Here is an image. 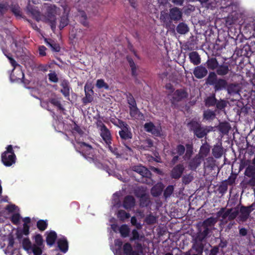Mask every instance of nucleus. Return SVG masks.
<instances>
[{
	"label": "nucleus",
	"mask_w": 255,
	"mask_h": 255,
	"mask_svg": "<svg viewBox=\"0 0 255 255\" xmlns=\"http://www.w3.org/2000/svg\"><path fill=\"white\" fill-rule=\"evenodd\" d=\"M207 69L202 66L196 67L193 72L195 76L198 79L203 78L207 74Z\"/></svg>",
	"instance_id": "obj_13"
},
{
	"label": "nucleus",
	"mask_w": 255,
	"mask_h": 255,
	"mask_svg": "<svg viewBox=\"0 0 255 255\" xmlns=\"http://www.w3.org/2000/svg\"><path fill=\"white\" fill-rule=\"evenodd\" d=\"M251 211L252 210L251 207H241L239 211L238 220L240 221L243 222L246 221Z\"/></svg>",
	"instance_id": "obj_9"
},
{
	"label": "nucleus",
	"mask_w": 255,
	"mask_h": 255,
	"mask_svg": "<svg viewBox=\"0 0 255 255\" xmlns=\"http://www.w3.org/2000/svg\"><path fill=\"white\" fill-rule=\"evenodd\" d=\"M58 246L61 251L64 253H65L68 251V242L65 238L62 237L58 240Z\"/></svg>",
	"instance_id": "obj_14"
},
{
	"label": "nucleus",
	"mask_w": 255,
	"mask_h": 255,
	"mask_svg": "<svg viewBox=\"0 0 255 255\" xmlns=\"http://www.w3.org/2000/svg\"><path fill=\"white\" fill-rule=\"evenodd\" d=\"M118 217L121 220L124 221L130 217V215L124 210H120L117 214Z\"/></svg>",
	"instance_id": "obj_35"
},
{
	"label": "nucleus",
	"mask_w": 255,
	"mask_h": 255,
	"mask_svg": "<svg viewBox=\"0 0 255 255\" xmlns=\"http://www.w3.org/2000/svg\"><path fill=\"white\" fill-rule=\"evenodd\" d=\"M100 134L103 139L105 141L108 145L110 151L115 155H118L119 154L118 149L113 147L111 145V135L108 129L104 126L102 125L100 127Z\"/></svg>",
	"instance_id": "obj_4"
},
{
	"label": "nucleus",
	"mask_w": 255,
	"mask_h": 255,
	"mask_svg": "<svg viewBox=\"0 0 255 255\" xmlns=\"http://www.w3.org/2000/svg\"><path fill=\"white\" fill-rule=\"evenodd\" d=\"M139 238V235L138 232L136 230H133L132 231V237L130 238V240H138Z\"/></svg>",
	"instance_id": "obj_60"
},
{
	"label": "nucleus",
	"mask_w": 255,
	"mask_h": 255,
	"mask_svg": "<svg viewBox=\"0 0 255 255\" xmlns=\"http://www.w3.org/2000/svg\"><path fill=\"white\" fill-rule=\"evenodd\" d=\"M192 153V148L190 145H187V149L185 155V158H189Z\"/></svg>",
	"instance_id": "obj_58"
},
{
	"label": "nucleus",
	"mask_w": 255,
	"mask_h": 255,
	"mask_svg": "<svg viewBox=\"0 0 255 255\" xmlns=\"http://www.w3.org/2000/svg\"><path fill=\"white\" fill-rule=\"evenodd\" d=\"M239 211L238 207L227 209L226 211L222 209L218 213V215L222 217L223 219L228 218L229 220H232L238 216Z\"/></svg>",
	"instance_id": "obj_7"
},
{
	"label": "nucleus",
	"mask_w": 255,
	"mask_h": 255,
	"mask_svg": "<svg viewBox=\"0 0 255 255\" xmlns=\"http://www.w3.org/2000/svg\"><path fill=\"white\" fill-rule=\"evenodd\" d=\"M68 22V20L67 16L66 15L62 16L61 17L60 21L59 27L60 28H63L66 25H67Z\"/></svg>",
	"instance_id": "obj_43"
},
{
	"label": "nucleus",
	"mask_w": 255,
	"mask_h": 255,
	"mask_svg": "<svg viewBox=\"0 0 255 255\" xmlns=\"http://www.w3.org/2000/svg\"><path fill=\"white\" fill-rule=\"evenodd\" d=\"M176 150V152H173L174 154L177 153L179 155H181L182 154H183L184 152L185 148H184V146L179 145L177 146Z\"/></svg>",
	"instance_id": "obj_55"
},
{
	"label": "nucleus",
	"mask_w": 255,
	"mask_h": 255,
	"mask_svg": "<svg viewBox=\"0 0 255 255\" xmlns=\"http://www.w3.org/2000/svg\"><path fill=\"white\" fill-rule=\"evenodd\" d=\"M45 41L47 45H48L53 51L56 52L60 51V48L58 44L53 42H50L48 41L46 39H45Z\"/></svg>",
	"instance_id": "obj_37"
},
{
	"label": "nucleus",
	"mask_w": 255,
	"mask_h": 255,
	"mask_svg": "<svg viewBox=\"0 0 255 255\" xmlns=\"http://www.w3.org/2000/svg\"><path fill=\"white\" fill-rule=\"evenodd\" d=\"M130 115L134 119H140L143 116L139 112L136 106L130 108Z\"/></svg>",
	"instance_id": "obj_23"
},
{
	"label": "nucleus",
	"mask_w": 255,
	"mask_h": 255,
	"mask_svg": "<svg viewBox=\"0 0 255 255\" xmlns=\"http://www.w3.org/2000/svg\"><path fill=\"white\" fill-rule=\"evenodd\" d=\"M222 148L219 146H215L213 149V155L216 158H219L221 157L222 155Z\"/></svg>",
	"instance_id": "obj_34"
},
{
	"label": "nucleus",
	"mask_w": 255,
	"mask_h": 255,
	"mask_svg": "<svg viewBox=\"0 0 255 255\" xmlns=\"http://www.w3.org/2000/svg\"><path fill=\"white\" fill-rule=\"evenodd\" d=\"M56 238L57 235L55 232L51 231L47 233L46 238L47 244L49 246L53 245L55 243Z\"/></svg>",
	"instance_id": "obj_20"
},
{
	"label": "nucleus",
	"mask_w": 255,
	"mask_h": 255,
	"mask_svg": "<svg viewBox=\"0 0 255 255\" xmlns=\"http://www.w3.org/2000/svg\"><path fill=\"white\" fill-rule=\"evenodd\" d=\"M193 125H195V128H193L195 134L199 138L203 137L206 133V130L200 127L199 125L197 123H191L189 126L191 127Z\"/></svg>",
	"instance_id": "obj_12"
},
{
	"label": "nucleus",
	"mask_w": 255,
	"mask_h": 255,
	"mask_svg": "<svg viewBox=\"0 0 255 255\" xmlns=\"http://www.w3.org/2000/svg\"><path fill=\"white\" fill-rule=\"evenodd\" d=\"M8 7L7 2L0 3V13L1 14L6 11Z\"/></svg>",
	"instance_id": "obj_57"
},
{
	"label": "nucleus",
	"mask_w": 255,
	"mask_h": 255,
	"mask_svg": "<svg viewBox=\"0 0 255 255\" xmlns=\"http://www.w3.org/2000/svg\"><path fill=\"white\" fill-rule=\"evenodd\" d=\"M119 134L121 138L124 139H130L132 137V134L127 124H123L121 130L119 131Z\"/></svg>",
	"instance_id": "obj_10"
},
{
	"label": "nucleus",
	"mask_w": 255,
	"mask_h": 255,
	"mask_svg": "<svg viewBox=\"0 0 255 255\" xmlns=\"http://www.w3.org/2000/svg\"><path fill=\"white\" fill-rule=\"evenodd\" d=\"M156 221V218L153 216H149L146 218V222L148 224H153Z\"/></svg>",
	"instance_id": "obj_61"
},
{
	"label": "nucleus",
	"mask_w": 255,
	"mask_h": 255,
	"mask_svg": "<svg viewBox=\"0 0 255 255\" xmlns=\"http://www.w3.org/2000/svg\"><path fill=\"white\" fill-rule=\"evenodd\" d=\"M204 117L207 120H213L215 118V114L214 112L210 110L205 111Z\"/></svg>",
	"instance_id": "obj_36"
},
{
	"label": "nucleus",
	"mask_w": 255,
	"mask_h": 255,
	"mask_svg": "<svg viewBox=\"0 0 255 255\" xmlns=\"http://www.w3.org/2000/svg\"><path fill=\"white\" fill-rule=\"evenodd\" d=\"M120 232L122 237H127L128 236L129 232V228L128 226L123 225L120 228Z\"/></svg>",
	"instance_id": "obj_32"
},
{
	"label": "nucleus",
	"mask_w": 255,
	"mask_h": 255,
	"mask_svg": "<svg viewBox=\"0 0 255 255\" xmlns=\"http://www.w3.org/2000/svg\"><path fill=\"white\" fill-rule=\"evenodd\" d=\"M173 191V187L172 186H168L164 191V196L166 197L169 196Z\"/></svg>",
	"instance_id": "obj_54"
},
{
	"label": "nucleus",
	"mask_w": 255,
	"mask_h": 255,
	"mask_svg": "<svg viewBox=\"0 0 255 255\" xmlns=\"http://www.w3.org/2000/svg\"><path fill=\"white\" fill-rule=\"evenodd\" d=\"M29 252H32L35 255H40L42 253V246L33 245Z\"/></svg>",
	"instance_id": "obj_31"
},
{
	"label": "nucleus",
	"mask_w": 255,
	"mask_h": 255,
	"mask_svg": "<svg viewBox=\"0 0 255 255\" xmlns=\"http://www.w3.org/2000/svg\"><path fill=\"white\" fill-rule=\"evenodd\" d=\"M96 85L99 89L104 88L108 90L109 88L108 85L103 79H98L97 81Z\"/></svg>",
	"instance_id": "obj_33"
},
{
	"label": "nucleus",
	"mask_w": 255,
	"mask_h": 255,
	"mask_svg": "<svg viewBox=\"0 0 255 255\" xmlns=\"http://www.w3.org/2000/svg\"><path fill=\"white\" fill-rule=\"evenodd\" d=\"M93 85L92 82H87L85 86L84 87V90L85 92V95L87 96L88 95V92H90L91 93H93Z\"/></svg>",
	"instance_id": "obj_42"
},
{
	"label": "nucleus",
	"mask_w": 255,
	"mask_h": 255,
	"mask_svg": "<svg viewBox=\"0 0 255 255\" xmlns=\"http://www.w3.org/2000/svg\"><path fill=\"white\" fill-rule=\"evenodd\" d=\"M207 67L209 69L214 70L217 68L218 63L215 58H212L208 60L207 62Z\"/></svg>",
	"instance_id": "obj_29"
},
{
	"label": "nucleus",
	"mask_w": 255,
	"mask_h": 255,
	"mask_svg": "<svg viewBox=\"0 0 255 255\" xmlns=\"http://www.w3.org/2000/svg\"><path fill=\"white\" fill-rule=\"evenodd\" d=\"M209 151V149L207 146H206V145L202 146L200 148V154L201 155V157H203L204 156H207Z\"/></svg>",
	"instance_id": "obj_45"
},
{
	"label": "nucleus",
	"mask_w": 255,
	"mask_h": 255,
	"mask_svg": "<svg viewBox=\"0 0 255 255\" xmlns=\"http://www.w3.org/2000/svg\"><path fill=\"white\" fill-rule=\"evenodd\" d=\"M11 65L14 67L12 73L10 76V80L12 82H21L24 77L23 73L20 65H18L15 61L10 56L6 55Z\"/></svg>",
	"instance_id": "obj_3"
},
{
	"label": "nucleus",
	"mask_w": 255,
	"mask_h": 255,
	"mask_svg": "<svg viewBox=\"0 0 255 255\" xmlns=\"http://www.w3.org/2000/svg\"><path fill=\"white\" fill-rule=\"evenodd\" d=\"M37 228L41 231H44L46 229L47 226V223L46 221L40 220L37 223Z\"/></svg>",
	"instance_id": "obj_41"
},
{
	"label": "nucleus",
	"mask_w": 255,
	"mask_h": 255,
	"mask_svg": "<svg viewBox=\"0 0 255 255\" xmlns=\"http://www.w3.org/2000/svg\"><path fill=\"white\" fill-rule=\"evenodd\" d=\"M176 30L178 33L181 34H184L188 32L189 28L187 24L184 23H180L177 26Z\"/></svg>",
	"instance_id": "obj_24"
},
{
	"label": "nucleus",
	"mask_w": 255,
	"mask_h": 255,
	"mask_svg": "<svg viewBox=\"0 0 255 255\" xmlns=\"http://www.w3.org/2000/svg\"><path fill=\"white\" fill-rule=\"evenodd\" d=\"M1 161L6 166H10L15 162V155L13 152L12 145H9L6 147V150L1 154Z\"/></svg>",
	"instance_id": "obj_5"
},
{
	"label": "nucleus",
	"mask_w": 255,
	"mask_h": 255,
	"mask_svg": "<svg viewBox=\"0 0 255 255\" xmlns=\"http://www.w3.org/2000/svg\"><path fill=\"white\" fill-rule=\"evenodd\" d=\"M217 80L216 74L214 72H211L209 74L206 83L211 85H214Z\"/></svg>",
	"instance_id": "obj_27"
},
{
	"label": "nucleus",
	"mask_w": 255,
	"mask_h": 255,
	"mask_svg": "<svg viewBox=\"0 0 255 255\" xmlns=\"http://www.w3.org/2000/svg\"><path fill=\"white\" fill-rule=\"evenodd\" d=\"M11 10L16 15H20L19 7L18 5H14L12 7Z\"/></svg>",
	"instance_id": "obj_62"
},
{
	"label": "nucleus",
	"mask_w": 255,
	"mask_h": 255,
	"mask_svg": "<svg viewBox=\"0 0 255 255\" xmlns=\"http://www.w3.org/2000/svg\"><path fill=\"white\" fill-rule=\"evenodd\" d=\"M255 173V170L252 166H249L245 171V174L248 177H252Z\"/></svg>",
	"instance_id": "obj_44"
},
{
	"label": "nucleus",
	"mask_w": 255,
	"mask_h": 255,
	"mask_svg": "<svg viewBox=\"0 0 255 255\" xmlns=\"http://www.w3.org/2000/svg\"><path fill=\"white\" fill-rule=\"evenodd\" d=\"M23 246L24 249L29 252L32 249V245L29 239H25L23 241Z\"/></svg>",
	"instance_id": "obj_39"
},
{
	"label": "nucleus",
	"mask_w": 255,
	"mask_h": 255,
	"mask_svg": "<svg viewBox=\"0 0 255 255\" xmlns=\"http://www.w3.org/2000/svg\"><path fill=\"white\" fill-rule=\"evenodd\" d=\"M21 218L18 214H14L11 217L12 223L15 224H18L19 223Z\"/></svg>",
	"instance_id": "obj_53"
},
{
	"label": "nucleus",
	"mask_w": 255,
	"mask_h": 255,
	"mask_svg": "<svg viewBox=\"0 0 255 255\" xmlns=\"http://www.w3.org/2000/svg\"><path fill=\"white\" fill-rule=\"evenodd\" d=\"M182 13L179 9L173 8L170 10V17L173 20H178L181 18Z\"/></svg>",
	"instance_id": "obj_16"
},
{
	"label": "nucleus",
	"mask_w": 255,
	"mask_h": 255,
	"mask_svg": "<svg viewBox=\"0 0 255 255\" xmlns=\"http://www.w3.org/2000/svg\"><path fill=\"white\" fill-rule=\"evenodd\" d=\"M124 251L126 255H130L132 252V249L131 245L129 243L125 244L124 245Z\"/></svg>",
	"instance_id": "obj_40"
},
{
	"label": "nucleus",
	"mask_w": 255,
	"mask_h": 255,
	"mask_svg": "<svg viewBox=\"0 0 255 255\" xmlns=\"http://www.w3.org/2000/svg\"><path fill=\"white\" fill-rule=\"evenodd\" d=\"M189 58L192 63L194 65H198L200 63V58L197 52H192L189 54Z\"/></svg>",
	"instance_id": "obj_21"
},
{
	"label": "nucleus",
	"mask_w": 255,
	"mask_h": 255,
	"mask_svg": "<svg viewBox=\"0 0 255 255\" xmlns=\"http://www.w3.org/2000/svg\"><path fill=\"white\" fill-rule=\"evenodd\" d=\"M61 86L62 87V89L61 90V93L64 95V96H68L70 93V87L68 82L67 81L64 80L61 82Z\"/></svg>",
	"instance_id": "obj_22"
},
{
	"label": "nucleus",
	"mask_w": 255,
	"mask_h": 255,
	"mask_svg": "<svg viewBox=\"0 0 255 255\" xmlns=\"http://www.w3.org/2000/svg\"><path fill=\"white\" fill-rule=\"evenodd\" d=\"M227 82L223 79H219L217 80L214 86L215 90H220L225 88L226 86Z\"/></svg>",
	"instance_id": "obj_25"
},
{
	"label": "nucleus",
	"mask_w": 255,
	"mask_h": 255,
	"mask_svg": "<svg viewBox=\"0 0 255 255\" xmlns=\"http://www.w3.org/2000/svg\"><path fill=\"white\" fill-rule=\"evenodd\" d=\"M135 194L137 197L140 198V205L141 206H146L149 204L150 201L149 200L148 196L146 194L144 190L142 189L140 193L136 191Z\"/></svg>",
	"instance_id": "obj_11"
},
{
	"label": "nucleus",
	"mask_w": 255,
	"mask_h": 255,
	"mask_svg": "<svg viewBox=\"0 0 255 255\" xmlns=\"http://www.w3.org/2000/svg\"><path fill=\"white\" fill-rule=\"evenodd\" d=\"M229 72V67L227 65H222L219 66L217 70V73L219 75H226Z\"/></svg>",
	"instance_id": "obj_30"
},
{
	"label": "nucleus",
	"mask_w": 255,
	"mask_h": 255,
	"mask_svg": "<svg viewBox=\"0 0 255 255\" xmlns=\"http://www.w3.org/2000/svg\"><path fill=\"white\" fill-rule=\"evenodd\" d=\"M123 245V242L120 240H116L115 241V249H113V252L115 255H121V247Z\"/></svg>",
	"instance_id": "obj_26"
},
{
	"label": "nucleus",
	"mask_w": 255,
	"mask_h": 255,
	"mask_svg": "<svg viewBox=\"0 0 255 255\" xmlns=\"http://www.w3.org/2000/svg\"><path fill=\"white\" fill-rule=\"evenodd\" d=\"M49 79L50 81L56 83L58 81V77L56 74L54 72H51L48 74Z\"/></svg>",
	"instance_id": "obj_51"
},
{
	"label": "nucleus",
	"mask_w": 255,
	"mask_h": 255,
	"mask_svg": "<svg viewBox=\"0 0 255 255\" xmlns=\"http://www.w3.org/2000/svg\"><path fill=\"white\" fill-rule=\"evenodd\" d=\"M144 128L147 132H150L155 136H159L161 134V128L156 127L151 122L145 123Z\"/></svg>",
	"instance_id": "obj_8"
},
{
	"label": "nucleus",
	"mask_w": 255,
	"mask_h": 255,
	"mask_svg": "<svg viewBox=\"0 0 255 255\" xmlns=\"http://www.w3.org/2000/svg\"><path fill=\"white\" fill-rule=\"evenodd\" d=\"M186 96L187 93L184 90H179L174 93L173 98L175 101H178L186 98Z\"/></svg>",
	"instance_id": "obj_18"
},
{
	"label": "nucleus",
	"mask_w": 255,
	"mask_h": 255,
	"mask_svg": "<svg viewBox=\"0 0 255 255\" xmlns=\"http://www.w3.org/2000/svg\"><path fill=\"white\" fill-rule=\"evenodd\" d=\"M75 146L76 149L78 148L79 152H82V154L89 160V161H91V160L93 161L95 164L99 166L97 163L98 160L97 156L95 157L94 155H93L94 150L90 145L85 143V142L77 140Z\"/></svg>",
	"instance_id": "obj_2"
},
{
	"label": "nucleus",
	"mask_w": 255,
	"mask_h": 255,
	"mask_svg": "<svg viewBox=\"0 0 255 255\" xmlns=\"http://www.w3.org/2000/svg\"><path fill=\"white\" fill-rule=\"evenodd\" d=\"M131 223L132 225L136 227L137 229H141L142 227V225L140 223H137L136 222V219L135 217H132L131 218Z\"/></svg>",
	"instance_id": "obj_56"
},
{
	"label": "nucleus",
	"mask_w": 255,
	"mask_h": 255,
	"mask_svg": "<svg viewBox=\"0 0 255 255\" xmlns=\"http://www.w3.org/2000/svg\"><path fill=\"white\" fill-rule=\"evenodd\" d=\"M183 169V167L181 165L176 166L172 171V177L174 178L180 177L182 173Z\"/></svg>",
	"instance_id": "obj_19"
},
{
	"label": "nucleus",
	"mask_w": 255,
	"mask_h": 255,
	"mask_svg": "<svg viewBox=\"0 0 255 255\" xmlns=\"http://www.w3.org/2000/svg\"><path fill=\"white\" fill-rule=\"evenodd\" d=\"M135 205V200L134 198L131 196H127L123 202V207L126 209H130Z\"/></svg>",
	"instance_id": "obj_15"
},
{
	"label": "nucleus",
	"mask_w": 255,
	"mask_h": 255,
	"mask_svg": "<svg viewBox=\"0 0 255 255\" xmlns=\"http://www.w3.org/2000/svg\"><path fill=\"white\" fill-rule=\"evenodd\" d=\"M217 221V220L216 218L213 217L209 218L204 222L203 225L205 228H208V227L214 226ZM207 230L208 229H207Z\"/></svg>",
	"instance_id": "obj_28"
},
{
	"label": "nucleus",
	"mask_w": 255,
	"mask_h": 255,
	"mask_svg": "<svg viewBox=\"0 0 255 255\" xmlns=\"http://www.w3.org/2000/svg\"><path fill=\"white\" fill-rule=\"evenodd\" d=\"M46 48L44 46H41L39 47V54L42 56H44L46 55Z\"/></svg>",
	"instance_id": "obj_64"
},
{
	"label": "nucleus",
	"mask_w": 255,
	"mask_h": 255,
	"mask_svg": "<svg viewBox=\"0 0 255 255\" xmlns=\"http://www.w3.org/2000/svg\"><path fill=\"white\" fill-rule=\"evenodd\" d=\"M132 170L133 171L139 174L141 176L143 177L142 182L147 184H152V180L149 177H148L149 175V171L144 166L141 165L134 166L132 167Z\"/></svg>",
	"instance_id": "obj_6"
},
{
	"label": "nucleus",
	"mask_w": 255,
	"mask_h": 255,
	"mask_svg": "<svg viewBox=\"0 0 255 255\" xmlns=\"http://www.w3.org/2000/svg\"><path fill=\"white\" fill-rule=\"evenodd\" d=\"M200 164V159L194 158L192 161L190 163V166L191 169H195Z\"/></svg>",
	"instance_id": "obj_49"
},
{
	"label": "nucleus",
	"mask_w": 255,
	"mask_h": 255,
	"mask_svg": "<svg viewBox=\"0 0 255 255\" xmlns=\"http://www.w3.org/2000/svg\"><path fill=\"white\" fill-rule=\"evenodd\" d=\"M14 245V240L12 238H8V244L6 249V252H10L13 251V247Z\"/></svg>",
	"instance_id": "obj_50"
},
{
	"label": "nucleus",
	"mask_w": 255,
	"mask_h": 255,
	"mask_svg": "<svg viewBox=\"0 0 255 255\" xmlns=\"http://www.w3.org/2000/svg\"><path fill=\"white\" fill-rule=\"evenodd\" d=\"M128 61L129 64L131 67V69L132 70V73L133 75H134L135 72V69H136L135 65L131 59L128 58Z\"/></svg>",
	"instance_id": "obj_59"
},
{
	"label": "nucleus",
	"mask_w": 255,
	"mask_h": 255,
	"mask_svg": "<svg viewBox=\"0 0 255 255\" xmlns=\"http://www.w3.org/2000/svg\"><path fill=\"white\" fill-rule=\"evenodd\" d=\"M127 100H128V103L129 104V105L130 106V108L136 106V102L131 95L129 94L128 96Z\"/></svg>",
	"instance_id": "obj_48"
},
{
	"label": "nucleus",
	"mask_w": 255,
	"mask_h": 255,
	"mask_svg": "<svg viewBox=\"0 0 255 255\" xmlns=\"http://www.w3.org/2000/svg\"><path fill=\"white\" fill-rule=\"evenodd\" d=\"M31 2L36 4V1L34 0H29L27 6V10L33 15V17L38 21H42L48 23L52 29L56 27L57 17L61 12L60 9L54 4L50 3H45L42 6V10L44 12V14H41L36 7L31 4Z\"/></svg>",
	"instance_id": "obj_1"
},
{
	"label": "nucleus",
	"mask_w": 255,
	"mask_h": 255,
	"mask_svg": "<svg viewBox=\"0 0 255 255\" xmlns=\"http://www.w3.org/2000/svg\"><path fill=\"white\" fill-rule=\"evenodd\" d=\"M216 103V99L214 96L208 97L206 100V105L208 106L214 105Z\"/></svg>",
	"instance_id": "obj_52"
},
{
	"label": "nucleus",
	"mask_w": 255,
	"mask_h": 255,
	"mask_svg": "<svg viewBox=\"0 0 255 255\" xmlns=\"http://www.w3.org/2000/svg\"><path fill=\"white\" fill-rule=\"evenodd\" d=\"M193 248L198 253L201 254L203 252L204 246L201 242H196L195 244H194Z\"/></svg>",
	"instance_id": "obj_38"
},
{
	"label": "nucleus",
	"mask_w": 255,
	"mask_h": 255,
	"mask_svg": "<svg viewBox=\"0 0 255 255\" xmlns=\"http://www.w3.org/2000/svg\"><path fill=\"white\" fill-rule=\"evenodd\" d=\"M114 202H113L114 206H116L117 205V206L118 205H120L118 194L116 193V194H114Z\"/></svg>",
	"instance_id": "obj_63"
},
{
	"label": "nucleus",
	"mask_w": 255,
	"mask_h": 255,
	"mask_svg": "<svg viewBox=\"0 0 255 255\" xmlns=\"http://www.w3.org/2000/svg\"><path fill=\"white\" fill-rule=\"evenodd\" d=\"M49 102L50 104H52L53 106L57 107L59 109H62L60 101L58 99H51L49 100Z\"/></svg>",
	"instance_id": "obj_46"
},
{
	"label": "nucleus",
	"mask_w": 255,
	"mask_h": 255,
	"mask_svg": "<svg viewBox=\"0 0 255 255\" xmlns=\"http://www.w3.org/2000/svg\"><path fill=\"white\" fill-rule=\"evenodd\" d=\"M164 186L161 183H158L156 184L151 190V193L153 196H158L161 194Z\"/></svg>",
	"instance_id": "obj_17"
},
{
	"label": "nucleus",
	"mask_w": 255,
	"mask_h": 255,
	"mask_svg": "<svg viewBox=\"0 0 255 255\" xmlns=\"http://www.w3.org/2000/svg\"><path fill=\"white\" fill-rule=\"evenodd\" d=\"M35 244L34 245L42 246L43 245V239L41 235H36L34 237Z\"/></svg>",
	"instance_id": "obj_47"
}]
</instances>
